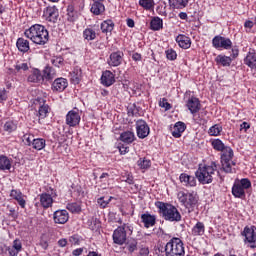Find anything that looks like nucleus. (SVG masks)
Returning a JSON list of instances; mask_svg holds the SVG:
<instances>
[{"label": "nucleus", "mask_w": 256, "mask_h": 256, "mask_svg": "<svg viewBox=\"0 0 256 256\" xmlns=\"http://www.w3.org/2000/svg\"><path fill=\"white\" fill-rule=\"evenodd\" d=\"M179 180L184 187H195L197 185V179H195V176H191L187 173L180 174Z\"/></svg>", "instance_id": "6ab92c4d"}, {"label": "nucleus", "mask_w": 256, "mask_h": 256, "mask_svg": "<svg viewBox=\"0 0 256 256\" xmlns=\"http://www.w3.org/2000/svg\"><path fill=\"white\" fill-rule=\"evenodd\" d=\"M90 11L93 15H103L105 13V5L103 2H93Z\"/></svg>", "instance_id": "473e14b6"}, {"label": "nucleus", "mask_w": 256, "mask_h": 256, "mask_svg": "<svg viewBox=\"0 0 256 256\" xmlns=\"http://www.w3.org/2000/svg\"><path fill=\"white\" fill-rule=\"evenodd\" d=\"M7 251H8V253H9V256H18V255H19L18 250L12 248V246H9V247L7 248Z\"/></svg>", "instance_id": "69168bd1"}, {"label": "nucleus", "mask_w": 256, "mask_h": 256, "mask_svg": "<svg viewBox=\"0 0 256 256\" xmlns=\"http://www.w3.org/2000/svg\"><path fill=\"white\" fill-rule=\"evenodd\" d=\"M83 39L85 41H95L97 39V31L95 30V28H85L83 31Z\"/></svg>", "instance_id": "c756f323"}, {"label": "nucleus", "mask_w": 256, "mask_h": 256, "mask_svg": "<svg viewBox=\"0 0 256 256\" xmlns=\"http://www.w3.org/2000/svg\"><path fill=\"white\" fill-rule=\"evenodd\" d=\"M15 73H21L22 71H29V64L27 62H18L14 65Z\"/></svg>", "instance_id": "09e8293b"}, {"label": "nucleus", "mask_w": 256, "mask_h": 256, "mask_svg": "<svg viewBox=\"0 0 256 256\" xmlns=\"http://www.w3.org/2000/svg\"><path fill=\"white\" fill-rule=\"evenodd\" d=\"M66 209L71 213H80L81 206L77 202L68 203Z\"/></svg>", "instance_id": "8fccbe9b"}, {"label": "nucleus", "mask_w": 256, "mask_h": 256, "mask_svg": "<svg viewBox=\"0 0 256 256\" xmlns=\"http://www.w3.org/2000/svg\"><path fill=\"white\" fill-rule=\"evenodd\" d=\"M12 248H14L18 253H21L23 249V244L21 243V240L16 239L13 241Z\"/></svg>", "instance_id": "13d9d810"}, {"label": "nucleus", "mask_w": 256, "mask_h": 256, "mask_svg": "<svg viewBox=\"0 0 256 256\" xmlns=\"http://www.w3.org/2000/svg\"><path fill=\"white\" fill-rule=\"evenodd\" d=\"M169 5L172 9H185L189 5V0H169Z\"/></svg>", "instance_id": "58836bf2"}, {"label": "nucleus", "mask_w": 256, "mask_h": 256, "mask_svg": "<svg viewBox=\"0 0 256 256\" xmlns=\"http://www.w3.org/2000/svg\"><path fill=\"white\" fill-rule=\"evenodd\" d=\"M42 17L49 23H57V19H59V9H57L56 6H47L43 10Z\"/></svg>", "instance_id": "9b49d317"}, {"label": "nucleus", "mask_w": 256, "mask_h": 256, "mask_svg": "<svg viewBox=\"0 0 256 256\" xmlns=\"http://www.w3.org/2000/svg\"><path fill=\"white\" fill-rule=\"evenodd\" d=\"M186 107L192 115H195L201 111V101L195 96H190L186 101Z\"/></svg>", "instance_id": "4468645a"}, {"label": "nucleus", "mask_w": 256, "mask_h": 256, "mask_svg": "<svg viewBox=\"0 0 256 256\" xmlns=\"http://www.w3.org/2000/svg\"><path fill=\"white\" fill-rule=\"evenodd\" d=\"M248 129H251V124H249L248 122H243L242 124H240V131H244V133H247Z\"/></svg>", "instance_id": "680f3d73"}, {"label": "nucleus", "mask_w": 256, "mask_h": 256, "mask_svg": "<svg viewBox=\"0 0 256 256\" xmlns=\"http://www.w3.org/2000/svg\"><path fill=\"white\" fill-rule=\"evenodd\" d=\"M81 115H83V112L78 108L68 111L66 114V125H68V127L79 126V123H81Z\"/></svg>", "instance_id": "1a4fd4ad"}, {"label": "nucleus", "mask_w": 256, "mask_h": 256, "mask_svg": "<svg viewBox=\"0 0 256 256\" xmlns=\"http://www.w3.org/2000/svg\"><path fill=\"white\" fill-rule=\"evenodd\" d=\"M160 107H163L166 109V111H169V109H171V104L167 102V99L163 98L162 101H160Z\"/></svg>", "instance_id": "052dcab7"}, {"label": "nucleus", "mask_w": 256, "mask_h": 256, "mask_svg": "<svg viewBox=\"0 0 256 256\" xmlns=\"http://www.w3.org/2000/svg\"><path fill=\"white\" fill-rule=\"evenodd\" d=\"M10 197H12V199H15V201H17L18 205H20L22 209H25V205L27 204V202L25 201V196L23 195L21 190H11Z\"/></svg>", "instance_id": "4be33fe9"}, {"label": "nucleus", "mask_w": 256, "mask_h": 256, "mask_svg": "<svg viewBox=\"0 0 256 256\" xmlns=\"http://www.w3.org/2000/svg\"><path fill=\"white\" fill-rule=\"evenodd\" d=\"M54 223L65 225L69 221V212L67 210H57L53 214Z\"/></svg>", "instance_id": "f3484780"}, {"label": "nucleus", "mask_w": 256, "mask_h": 256, "mask_svg": "<svg viewBox=\"0 0 256 256\" xmlns=\"http://www.w3.org/2000/svg\"><path fill=\"white\" fill-rule=\"evenodd\" d=\"M35 105H39L38 107L39 119H45L49 115V105L45 104V100L43 98H37L35 100Z\"/></svg>", "instance_id": "2eb2a0df"}, {"label": "nucleus", "mask_w": 256, "mask_h": 256, "mask_svg": "<svg viewBox=\"0 0 256 256\" xmlns=\"http://www.w3.org/2000/svg\"><path fill=\"white\" fill-rule=\"evenodd\" d=\"M137 165L140 169H149V167H151V160H147L146 158H140L137 161Z\"/></svg>", "instance_id": "3c124183"}, {"label": "nucleus", "mask_w": 256, "mask_h": 256, "mask_svg": "<svg viewBox=\"0 0 256 256\" xmlns=\"http://www.w3.org/2000/svg\"><path fill=\"white\" fill-rule=\"evenodd\" d=\"M35 140V136L33 134H24L23 135V141L25 145H28V147H31L33 145V141Z\"/></svg>", "instance_id": "864d4df0"}, {"label": "nucleus", "mask_w": 256, "mask_h": 256, "mask_svg": "<svg viewBox=\"0 0 256 256\" xmlns=\"http://www.w3.org/2000/svg\"><path fill=\"white\" fill-rule=\"evenodd\" d=\"M139 256H149V248H142L139 252Z\"/></svg>", "instance_id": "774afa93"}, {"label": "nucleus", "mask_w": 256, "mask_h": 256, "mask_svg": "<svg viewBox=\"0 0 256 256\" xmlns=\"http://www.w3.org/2000/svg\"><path fill=\"white\" fill-rule=\"evenodd\" d=\"M124 54L121 51L112 52L107 61L110 67H119L123 63Z\"/></svg>", "instance_id": "dca6fc26"}, {"label": "nucleus", "mask_w": 256, "mask_h": 256, "mask_svg": "<svg viewBox=\"0 0 256 256\" xmlns=\"http://www.w3.org/2000/svg\"><path fill=\"white\" fill-rule=\"evenodd\" d=\"M141 222L146 229H149L150 227H155V223H157V217L155 215L149 214V212H146L141 215Z\"/></svg>", "instance_id": "a211bd4d"}, {"label": "nucleus", "mask_w": 256, "mask_h": 256, "mask_svg": "<svg viewBox=\"0 0 256 256\" xmlns=\"http://www.w3.org/2000/svg\"><path fill=\"white\" fill-rule=\"evenodd\" d=\"M24 37L30 39L35 45H46L49 41V31L41 24H34L24 31Z\"/></svg>", "instance_id": "f257e3e1"}, {"label": "nucleus", "mask_w": 256, "mask_h": 256, "mask_svg": "<svg viewBox=\"0 0 256 256\" xmlns=\"http://www.w3.org/2000/svg\"><path fill=\"white\" fill-rule=\"evenodd\" d=\"M233 149L226 148L225 152L221 155L222 169L225 173L235 172V161H233Z\"/></svg>", "instance_id": "6e6552de"}, {"label": "nucleus", "mask_w": 256, "mask_h": 256, "mask_svg": "<svg viewBox=\"0 0 256 256\" xmlns=\"http://www.w3.org/2000/svg\"><path fill=\"white\" fill-rule=\"evenodd\" d=\"M177 199L185 209L191 213L195 211V207L199 204V196L195 192H189L187 190H182L177 193Z\"/></svg>", "instance_id": "20e7f679"}, {"label": "nucleus", "mask_w": 256, "mask_h": 256, "mask_svg": "<svg viewBox=\"0 0 256 256\" xmlns=\"http://www.w3.org/2000/svg\"><path fill=\"white\" fill-rule=\"evenodd\" d=\"M43 81V75L39 69H34L28 76L29 83H41Z\"/></svg>", "instance_id": "f704fd0d"}, {"label": "nucleus", "mask_w": 256, "mask_h": 256, "mask_svg": "<svg viewBox=\"0 0 256 256\" xmlns=\"http://www.w3.org/2000/svg\"><path fill=\"white\" fill-rule=\"evenodd\" d=\"M71 83L74 85H79L83 77V71L79 66L74 67L73 71L70 73Z\"/></svg>", "instance_id": "bb28decb"}, {"label": "nucleus", "mask_w": 256, "mask_h": 256, "mask_svg": "<svg viewBox=\"0 0 256 256\" xmlns=\"http://www.w3.org/2000/svg\"><path fill=\"white\" fill-rule=\"evenodd\" d=\"M43 79H46V81H52V79H55L57 77V71H55L52 67L46 66L43 75Z\"/></svg>", "instance_id": "e433bc0d"}, {"label": "nucleus", "mask_w": 256, "mask_h": 256, "mask_svg": "<svg viewBox=\"0 0 256 256\" xmlns=\"http://www.w3.org/2000/svg\"><path fill=\"white\" fill-rule=\"evenodd\" d=\"M101 83L104 87H111L115 83V74L109 70H105L101 76Z\"/></svg>", "instance_id": "aec40b11"}, {"label": "nucleus", "mask_w": 256, "mask_h": 256, "mask_svg": "<svg viewBox=\"0 0 256 256\" xmlns=\"http://www.w3.org/2000/svg\"><path fill=\"white\" fill-rule=\"evenodd\" d=\"M100 29L102 33H111L115 29V23L113 20H105L101 23Z\"/></svg>", "instance_id": "ea45409f"}, {"label": "nucleus", "mask_w": 256, "mask_h": 256, "mask_svg": "<svg viewBox=\"0 0 256 256\" xmlns=\"http://www.w3.org/2000/svg\"><path fill=\"white\" fill-rule=\"evenodd\" d=\"M231 51H232V54H231L232 59H237V57H239V48L233 47Z\"/></svg>", "instance_id": "338daca9"}, {"label": "nucleus", "mask_w": 256, "mask_h": 256, "mask_svg": "<svg viewBox=\"0 0 256 256\" xmlns=\"http://www.w3.org/2000/svg\"><path fill=\"white\" fill-rule=\"evenodd\" d=\"M127 231L133 233V228L129 224L118 226L112 234L113 243L115 245H125L127 243Z\"/></svg>", "instance_id": "0eeeda50"}, {"label": "nucleus", "mask_w": 256, "mask_h": 256, "mask_svg": "<svg viewBox=\"0 0 256 256\" xmlns=\"http://www.w3.org/2000/svg\"><path fill=\"white\" fill-rule=\"evenodd\" d=\"M13 167V158H9L7 155H0V171H11Z\"/></svg>", "instance_id": "412c9836"}, {"label": "nucleus", "mask_w": 256, "mask_h": 256, "mask_svg": "<svg viewBox=\"0 0 256 256\" xmlns=\"http://www.w3.org/2000/svg\"><path fill=\"white\" fill-rule=\"evenodd\" d=\"M16 47L20 53H29V51H31L29 40L25 38H18L16 41Z\"/></svg>", "instance_id": "393cba45"}, {"label": "nucleus", "mask_w": 256, "mask_h": 256, "mask_svg": "<svg viewBox=\"0 0 256 256\" xmlns=\"http://www.w3.org/2000/svg\"><path fill=\"white\" fill-rule=\"evenodd\" d=\"M156 207L165 221H170V223H179L181 221V212L173 204L157 202Z\"/></svg>", "instance_id": "f03ea898"}, {"label": "nucleus", "mask_w": 256, "mask_h": 256, "mask_svg": "<svg viewBox=\"0 0 256 256\" xmlns=\"http://www.w3.org/2000/svg\"><path fill=\"white\" fill-rule=\"evenodd\" d=\"M191 233L194 237H201V235H205V224L203 222H197L192 227Z\"/></svg>", "instance_id": "2f4dec72"}, {"label": "nucleus", "mask_w": 256, "mask_h": 256, "mask_svg": "<svg viewBox=\"0 0 256 256\" xmlns=\"http://www.w3.org/2000/svg\"><path fill=\"white\" fill-rule=\"evenodd\" d=\"M215 62L217 65H222V67H230L233 62V58L220 54L215 58Z\"/></svg>", "instance_id": "72a5a7b5"}, {"label": "nucleus", "mask_w": 256, "mask_h": 256, "mask_svg": "<svg viewBox=\"0 0 256 256\" xmlns=\"http://www.w3.org/2000/svg\"><path fill=\"white\" fill-rule=\"evenodd\" d=\"M67 17L68 21H75L77 19V10H75V6L73 4H69L67 6Z\"/></svg>", "instance_id": "a18cd8bd"}, {"label": "nucleus", "mask_w": 256, "mask_h": 256, "mask_svg": "<svg viewBox=\"0 0 256 256\" xmlns=\"http://www.w3.org/2000/svg\"><path fill=\"white\" fill-rule=\"evenodd\" d=\"M124 249L128 250V253H135L137 251V240L130 238L126 243L124 244Z\"/></svg>", "instance_id": "79ce46f5"}, {"label": "nucleus", "mask_w": 256, "mask_h": 256, "mask_svg": "<svg viewBox=\"0 0 256 256\" xmlns=\"http://www.w3.org/2000/svg\"><path fill=\"white\" fill-rule=\"evenodd\" d=\"M136 133L139 139H145V137H149L150 128L147 122L144 120H138L136 122Z\"/></svg>", "instance_id": "ddd939ff"}, {"label": "nucleus", "mask_w": 256, "mask_h": 256, "mask_svg": "<svg viewBox=\"0 0 256 256\" xmlns=\"http://www.w3.org/2000/svg\"><path fill=\"white\" fill-rule=\"evenodd\" d=\"M215 171H217V164H215V162L200 164L195 172V176L202 185H209V183H213Z\"/></svg>", "instance_id": "7ed1b4c3"}, {"label": "nucleus", "mask_w": 256, "mask_h": 256, "mask_svg": "<svg viewBox=\"0 0 256 256\" xmlns=\"http://www.w3.org/2000/svg\"><path fill=\"white\" fill-rule=\"evenodd\" d=\"M140 7H143L145 11H153L155 9V0H139Z\"/></svg>", "instance_id": "37998d69"}, {"label": "nucleus", "mask_w": 256, "mask_h": 256, "mask_svg": "<svg viewBox=\"0 0 256 256\" xmlns=\"http://www.w3.org/2000/svg\"><path fill=\"white\" fill-rule=\"evenodd\" d=\"M244 64L250 67V69H256V51L250 49L244 58Z\"/></svg>", "instance_id": "5701e85b"}, {"label": "nucleus", "mask_w": 256, "mask_h": 256, "mask_svg": "<svg viewBox=\"0 0 256 256\" xmlns=\"http://www.w3.org/2000/svg\"><path fill=\"white\" fill-rule=\"evenodd\" d=\"M47 141L43 138H34L32 141V147L36 151H43V148L46 147Z\"/></svg>", "instance_id": "a19ab883"}, {"label": "nucleus", "mask_w": 256, "mask_h": 256, "mask_svg": "<svg viewBox=\"0 0 256 256\" xmlns=\"http://www.w3.org/2000/svg\"><path fill=\"white\" fill-rule=\"evenodd\" d=\"M176 43H178L181 49H189L191 47V38L184 34H180L176 37Z\"/></svg>", "instance_id": "cd10ccee"}, {"label": "nucleus", "mask_w": 256, "mask_h": 256, "mask_svg": "<svg viewBox=\"0 0 256 256\" xmlns=\"http://www.w3.org/2000/svg\"><path fill=\"white\" fill-rule=\"evenodd\" d=\"M111 199H113V197H110L107 200H105V197H100L98 198L97 203L98 205H100L101 209H105V207H107L109 203H111Z\"/></svg>", "instance_id": "6e6d98bb"}, {"label": "nucleus", "mask_w": 256, "mask_h": 256, "mask_svg": "<svg viewBox=\"0 0 256 256\" xmlns=\"http://www.w3.org/2000/svg\"><path fill=\"white\" fill-rule=\"evenodd\" d=\"M51 63L54 65V67H60L63 65V57L61 56H54L51 58Z\"/></svg>", "instance_id": "4d7b16f0"}, {"label": "nucleus", "mask_w": 256, "mask_h": 256, "mask_svg": "<svg viewBox=\"0 0 256 256\" xmlns=\"http://www.w3.org/2000/svg\"><path fill=\"white\" fill-rule=\"evenodd\" d=\"M4 131L7 133H13V131H17V123H15L13 120H8L4 124Z\"/></svg>", "instance_id": "de8ad7c7"}, {"label": "nucleus", "mask_w": 256, "mask_h": 256, "mask_svg": "<svg viewBox=\"0 0 256 256\" xmlns=\"http://www.w3.org/2000/svg\"><path fill=\"white\" fill-rule=\"evenodd\" d=\"M211 145L215 151H221L222 155H224L226 149H231V147L225 146L219 138L211 140Z\"/></svg>", "instance_id": "7c9ffc66"}, {"label": "nucleus", "mask_w": 256, "mask_h": 256, "mask_svg": "<svg viewBox=\"0 0 256 256\" xmlns=\"http://www.w3.org/2000/svg\"><path fill=\"white\" fill-rule=\"evenodd\" d=\"M70 193H71L72 197H82L83 187H81V185H79V184H72Z\"/></svg>", "instance_id": "c03bdc74"}, {"label": "nucleus", "mask_w": 256, "mask_h": 256, "mask_svg": "<svg viewBox=\"0 0 256 256\" xmlns=\"http://www.w3.org/2000/svg\"><path fill=\"white\" fill-rule=\"evenodd\" d=\"M120 151V155H127V152L129 151V146L121 145L118 147Z\"/></svg>", "instance_id": "0e129e2a"}, {"label": "nucleus", "mask_w": 256, "mask_h": 256, "mask_svg": "<svg viewBox=\"0 0 256 256\" xmlns=\"http://www.w3.org/2000/svg\"><path fill=\"white\" fill-rule=\"evenodd\" d=\"M68 85L69 83L67 82V79L57 78L54 80L52 84V90L58 91L59 93H61V91H65V89H67Z\"/></svg>", "instance_id": "b1692460"}, {"label": "nucleus", "mask_w": 256, "mask_h": 256, "mask_svg": "<svg viewBox=\"0 0 256 256\" xmlns=\"http://www.w3.org/2000/svg\"><path fill=\"white\" fill-rule=\"evenodd\" d=\"M166 256H185V245L181 238L174 237L165 245Z\"/></svg>", "instance_id": "39448f33"}, {"label": "nucleus", "mask_w": 256, "mask_h": 256, "mask_svg": "<svg viewBox=\"0 0 256 256\" xmlns=\"http://www.w3.org/2000/svg\"><path fill=\"white\" fill-rule=\"evenodd\" d=\"M150 28L152 31H161L163 29V19L159 16L153 17L150 22Z\"/></svg>", "instance_id": "c9c22d12"}, {"label": "nucleus", "mask_w": 256, "mask_h": 256, "mask_svg": "<svg viewBox=\"0 0 256 256\" xmlns=\"http://www.w3.org/2000/svg\"><path fill=\"white\" fill-rule=\"evenodd\" d=\"M242 237H244V243H249V245H253L256 243V227L255 226H246L244 230L241 232Z\"/></svg>", "instance_id": "f8f14e48"}, {"label": "nucleus", "mask_w": 256, "mask_h": 256, "mask_svg": "<svg viewBox=\"0 0 256 256\" xmlns=\"http://www.w3.org/2000/svg\"><path fill=\"white\" fill-rule=\"evenodd\" d=\"M221 131H223V127L219 124H215L209 128L208 133L211 137H219Z\"/></svg>", "instance_id": "49530a36"}, {"label": "nucleus", "mask_w": 256, "mask_h": 256, "mask_svg": "<svg viewBox=\"0 0 256 256\" xmlns=\"http://www.w3.org/2000/svg\"><path fill=\"white\" fill-rule=\"evenodd\" d=\"M247 189H251V180L249 178L237 179L232 186V195L236 199H245Z\"/></svg>", "instance_id": "423d86ee"}, {"label": "nucleus", "mask_w": 256, "mask_h": 256, "mask_svg": "<svg viewBox=\"0 0 256 256\" xmlns=\"http://www.w3.org/2000/svg\"><path fill=\"white\" fill-rule=\"evenodd\" d=\"M185 129H187L185 123L177 122L172 129V136H174L175 139H179V137H181V135H183L185 132Z\"/></svg>", "instance_id": "c85d7f7f"}, {"label": "nucleus", "mask_w": 256, "mask_h": 256, "mask_svg": "<svg viewBox=\"0 0 256 256\" xmlns=\"http://www.w3.org/2000/svg\"><path fill=\"white\" fill-rule=\"evenodd\" d=\"M253 25H255V23L251 20H246L244 23L246 31H250V29H253Z\"/></svg>", "instance_id": "e2e57ef3"}, {"label": "nucleus", "mask_w": 256, "mask_h": 256, "mask_svg": "<svg viewBox=\"0 0 256 256\" xmlns=\"http://www.w3.org/2000/svg\"><path fill=\"white\" fill-rule=\"evenodd\" d=\"M3 101H7V90L0 88V103H3Z\"/></svg>", "instance_id": "bf43d9fd"}, {"label": "nucleus", "mask_w": 256, "mask_h": 256, "mask_svg": "<svg viewBox=\"0 0 256 256\" xmlns=\"http://www.w3.org/2000/svg\"><path fill=\"white\" fill-rule=\"evenodd\" d=\"M40 204L44 209H49V207L53 206V196L49 193H42L39 195Z\"/></svg>", "instance_id": "a878e982"}, {"label": "nucleus", "mask_w": 256, "mask_h": 256, "mask_svg": "<svg viewBox=\"0 0 256 256\" xmlns=\"http://www.w3.org/2000/svg\"><path fill=\"white\" fill-rule=\"evenodd\" d=\"M120 141L127 143L128 145L135 141V133L131 131H125L120 134Z\"/></svg>", "instance_id": "4c0bfd02"}, {"label": "nucleus", "mask_w": 256, "mask_h": 256, "mask_svg": "<svg viewBox=\"0 0 256 256\" xmlns=\"http://www.w3.org/2000/svg\"><path fill=\"white\" fill-rule=\"evenodd\" d=\"M165 54H166V58L169 61H175V59H177V52L173 48L166 50Z\"/></svg>", "instance_id": "603ef678"}, {"label": "nucleus", "mask_w": 256, "mask_h": 256, "mask_svg": "<svg viewBox=\"0 0 256 256\" xmlns=\"http://www.w3.org/2000/svg\"><path fill=\"white\" fill-rule=\"evenodd\" d=\"M81 241H83V238L77 234L69 237V243H71V245H81Z\"/></svg>", "instance_id": "5fc2aeb1"}, {"label": "nucleus", "mask_w": 256, "mask_h": 256, "mask_svg": "<svg viewBox=\"0 0 256 256\" xmlns=\"http://www.w3.org/2000/svg\"><path fill=\"white\" fill-rule=\"evenodd\" d=\"M212 46L214 49H225L228 51L233 47V42L229 38L217 35L212 39Z\"/></svg>", "instance_id": "9d476101"}]
</instances>
